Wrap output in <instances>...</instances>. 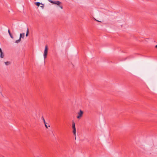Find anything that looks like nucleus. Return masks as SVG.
<instances>
[{
  "instance_id": "obj_4",
  "label": "nucleus",
  "mask_w": 157,
  "mask_h": 157,
  "mask_svg": "<svg viewBox=\"0 0 157 157\" xmlns=\"http://www.w3.org/2000/svg\"><path fill=\"white\" fill-rule=\"evenodd\" d=\"M35 4L36 5L38 6H39L40 4H41V5H42V6H41L42 8H43L44 7V5L42 3H40L39 2H35Z\"/></svg>"
},
{
  "instance_id": "obj_8",
  "label": "nucleus",
  "mask_w": 157,
  "mask_h": 157,
  "mask_svg": "<svg viewBox=\"0 0 157 157\" xmlns=\"http://www.w3.org/2000/svg\"><path fill=\"white\" fill-rule=\"evenodd\" d=\"M73 129V134L75 136V135H76V128H72Z\"/></svg>"
},
{
  "instance_id": "obj_12",
  "label": "nucleus",
  "mask_w": 157,
  "mask_h": 157,
  "mask_svg": "<svg viewBox=\"0 0 157 157\" xmlns=\"http://www.w3.org/2000/svg\"><path fill=\"white\" fill-rule=\"evenodd\" d=\"M48 1L51 2V3H52L53 4V2H54V1H52L51 0H48Z\"/></svg>"
},
{
  "instance_id": "obj_16",
  "label": "nucleus",
  "mask_w": 157,
  "mask_h": 157,
  "mask_svg": "<svg viewBox=\"0 0 157 157\" xmlns=\"http://www.w3.org/2000/svg\"><path fill=\"white\" fill-rule=\"evenodd\" d=\"M94 20H95V21H98V22H100V21H98V20H96V19H95V18H94Z\"/></svg>"
},
{
  "instance_id": "obj_9",
  "label": "nucleus",
  "mask_w": 157,
  "mask_h": 157,
  "mask_svg": "<svg viewBox=\"0 0 157 157\" xmlns=\"http://www.w3.org/2000/svg\"><path fill=\"white\" fill-rule=\"evenodd\" d=\"M72 128H75V123L74 121H72Z\"/></svg>"
},
{
  "instance_id": "obj_2",
  "label": "nucleus",
  "mask_w": 157,
  "mask_h": 157,
  "mask_svg": "<svg viewBox=\"0 0 157 157\" xmlns=\"http://www.w3.org/2000/svg\"><path fill=\"white\" fill-rule=\"evenodd\" d=\"M25 36V33H21L20 35V38L18 40H16L15 42L16 43H18L21 41V38H24Z\"/></svg>"
},
{
  "instance_id": "obj_3",
  "label": "nucleus",
  "mask_w": 157,
  "mask_h": 157,
  "mask_svg": "<svg viewBox=\"0 0 157 157\" xmlns=\"http://www.w3.org/2000/svg\"><path fill=\"white\" fill-rule=\"evenodd\" d=\"M83 112L81 110H80L79 112L78 113V116H77V118L78 119L80 118L82 116L83 114Z\"/></svg>"
},
{
  "instance_id": "obj_7",
  "label": "nucleus",
  "mask_w": 157,
  "mask_h": 157,
  "mask_svg": "<svg viewBox=\"0 0 157 157\" xmlns=\"http://www.w3.org/2000/svg\"><path fill=\"white\" fill-rule=\"evenodd\" d=\"M8 33H9V34L10 36V37L12 38L13 39V36H12V35L11 33L10 32V30H8Z\"/></svg>"
},
{
  "instance_id": "obj_15",
  "label": "nucleus",
  "mask_w": 157,
  "mask_h": 157,
  "mask_svg": "<svg viewBox=\"0 0 157 157\" xmlns=\"http://www.w3.org/2000/svg\"><path fill=\"white\" fill-rule=\"evenodd\" d=\"M60 7L61 9H62L63 8V6H60Z\"/></svg>"
},
{
  "instance_id": "obj_1",
  "label": "nucleus",
  "mask_w": 157,
  "mask_h": 157,
  "mask_svg": "<svg viewBox=\"0 0 157 157\" xmlns=\"http://www.w3.org/2000/svg\"><path fill=\"white\" fill-rule=\"evenodd\" d=\"M48 48L47 45H46L45 46V49L44 53V59H45L47 57V55L48 54Z\"/></svg>"
},
{
  "instance_id": "obj_11",
  "label": "nucleus",
  "mask_w": 157,
  "mask_h": 157,
  "mask_svg": "<svg viewBox=\"0 0 157 157\" xmlns=\"http://www.w3.org/2000/svg\"><path fill=\"white\" fill-rule=\"evenodd\" d=\"M29 33V29L28 28H27V32H26V36H28Z\"/></svg>"
},
{
  "instance_id": "obj_10",
  "label": "nucleus",
  "mask_w": 157,
  "mask_h": 157,
  "mask_svg": "<svg viewBox=\"0 0 157 157\" xmlns=\"http://www.w3.org/2000/svg\"><path fill=\"white\" fill-rule=\"evenodd\" d=\"M5 63L6 65H8L10 64L11 63L10 62H9V61L5 62Z\"/></svg>"
},
{
  "instance_id": "obj_18",
  "label": "nucleus",
  "mask_w": 157,
  "mask_h": 157,
  "mask_svg": "<svg viewBox=\"0 0 157 157\" xmlns=\"http://www.w3.org/2000/svg\"><path fill=\"white\" fill-rule=\"evenodd\" d=\"M155 47L156 48H157V45H156L155 46Z\"/></svg>"
},
{
  "instance_id": "obj_17",
  "label": "nucleus",
  "mask_w": 157,
  "mask_h": 157,
  "mask_svg": "<svg viewBox=\"0 0 157 157\" xmlns=\"http://www.w3.org/2000/svg\"><path fill=\"white\" fill-rule=\"evenodd\" d=\"M2 51V49H1L0 48V52H1Z\"/></svg>"
},
{
  "instance_id": "obj_6",
  "label": "nucleus",
  "mask_w": 157,
  "mask_h": 157,
  "mask_svg": "<svg viewBox=\"0 0 157 157\" xmlns=\"http://www.w3.org/2000/svg\"><path fill=\"white\" fill-rule=\"evenodd\" d=\"M0 57L1 58H3L4 57V54L2 52V51L1 52H0Z\"/></svg>"
},
{
  "instance_id": "obj_14",
  "label": "nucleus",
  "mask_w": 157,
  "mask_h": 157,
  "mask_svg": "<svg viewBox=\"0 0 157 157\" xmlns=\"http://www.w3.org/2000/svg\"><path fill=\"white\" fill-rule=\"evenodd\" d=\"M44 124H45V126L46 127V128H48V126L46 124H47V123H44Z\"/></svg>"
},
{
  "instance_id": "obj_5",
  "label": "nucleus",
  "mask_w": 157,
  "mask_h": 157,
  "mask_svg": "<svg viewBox=\"0 0 157 157\" xmlns=\"http://www.w3.org/2000/svg\"><path fill=\"white\" fill-rule=\"evenodd\" d=\"M61 3V2L59 1H54V2H53V4L57 5H58L59 6Z\"/></svg>"
},
{
  "instance_id": "obj_13",
  "label": "nucleus",
  "mask_w": 157,
  "mask_h": 157,
  "mask_svg": "<svg viewBox=\"0 0 157 157\" xmlns=\"http://www.w3.org/2000/svg\"><path fill=\"white\" fill-rule=\"evenodd\" d=\"M42 120L43 121L44 123H46V122H45V120H44V118L43 117H42Z\"/></svg>"
}]
</instances>
